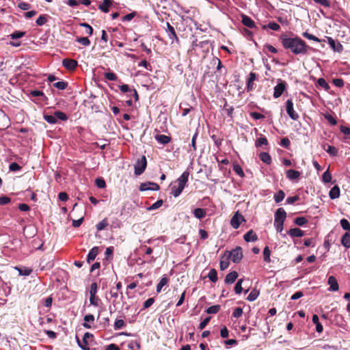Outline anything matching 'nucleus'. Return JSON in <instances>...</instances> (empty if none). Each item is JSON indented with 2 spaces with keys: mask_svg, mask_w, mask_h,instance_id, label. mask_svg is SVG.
<instances>
[{
  "mask_svg": "<svg viewBox=\"0 0 350 350\" xmlns=\"http://www.w3.org/2000/svg\"><path fill=\"white\" fill-rule=\"evenodd\" d=\"M282 46L285 49L290 50L295 55L306 54L310 47L308 46L304 40L298 36L288 37L282 34L280 37Z\"/></svg>",
  "mask_w": 350,
  "mask_h": 350,
  "instance_id": "f257e3e1",
  "label": "nucleus"
},
{
  "mask_svg": "<svg viewBox=\"0 0 350 350\" xmlns=\"http://www.w3.org/2000/svg\"><path fill=\"white\" fill-rule=\"evenodd\" d=\"M189 173L185 171L180 176L177 178L171 187L170 193L175 198L178 197L183 192L189 179Z\"/></svg>",
  "mask_w": 350,
  "mask_h": 350,
  "instance_id": "f03ea898",
  "label": "nucleus"
},
{
  "mask_svg": "<svg viewBox=\"0 0 350 350\" xmlns=\"http://www.w3.org/2000/svg\"><path fill=\"white\" fill-rule=\"evenodd\" d=\"M286 218V213L283 208L276 210L274 215V226L278 232L283 230L284 222Z\"/></svg>",
  "mask_w": 350,
  "mask_h": 350,
  "instance_id": "7ed1b4c3",
  "label": "nucleus"
},
{
  "mask_svg": "<svg viewBox=\"0 0 350 350\" xmlns=\"http://www.w3.org/2000/svg\"><path fill=\"white\" fill-rule=\"evenodd\" d=\"M227 255L229 258H231L233 262L239 263L243 258V250L239 246L232 250L230 252H228Z\"/></svg>",
  "mask_w": 350,
  "mask_h": 350,
  "instance_id": "20e7f679",
  "label": "nucleus"
},
{
  "mask_svg": "<svg viewBox=\"0 0 350 350\" xmlns=\"http://www.w3.org/2000/svg\"><path fill=\"white\" fill-rule=\"evenodd\" d=\"M147 166V160L145 156H142L138 159L135 165V174L141 175L146 170Z\"/></svg>",
  "mask_w": 350,
  "mask_h": 350,
  "instance_id": "39448f33",
  "label": "nucleus"
},
{
  "mask_svg": "<svg viewBox=\"0 0 350 350\" xmlns=\"http://www.w3.org/2000/svg\"><path fill=\"white\" fill-rule=\"evenodd\" d=\"M286 109L289 117L293 120H297L299 114L294 110L292 99H288L286 102Z\"/></svg>",
  "mask_w": 350,
  "mask_h": 350,
  "instance_id": "423d86ee",
  "label": "nucleus"
},
{
  "mask_svg": "<svg viewBox=\"0 0 350 350\" xmlns=\"http://www.w3.org/2000/svg\"><path fill=\"white\" fill-rule=\"evenodd\" d=\"M245 221L244 217L239 211H237L230 220V225L233 228L238 229L241 223Z\"/></svg>",
  "mask_w": 350,
  "mask_h": 350,
  "instance_id": "0eeeda50",
  "label": "nucleus"
},
{
  "mask_svg": "<svg viewBox=\"0 0 350 350\" xmlns=\"http://www.w3.org/2000/svg\"><path fill=\"white\" fill-rule=\"evenodd\" d=\"M160 189V187L157 183L153 182H146L141 183L139 185V190L141 191H145L148 190L158 191Z\"/></svg>",
  "mask_w": 350,
  "mask_h": 350,
  "instance_id": "6e6552de",
  "label": "nucleus"
},
{
  "mask_svg": "<svg viewBox=\"0 0 350 350\" xmlns=\"http://www.w3.org/2000/svg\"><path fill=\"white\" fill-rule=\"evenodd\" d=\"M62 65L66 69L73 71L78 66V62L73 59L65 58L62 60Z\"/></svg>",
  "mask_w": 350,
  "mask_h": 350,
  "instance_id": "1a4fd4ad",
  "label": "nucleus"
},
{
  "mask_svg": "<svg viewBox=\"0 0 350 350\" xmlns=\"http://www.w3.org/2000/svg\"><path fill=\"white\" fill-rule=\"evenodd\" d=\"M286 88V83L284 81H282L274 88L273 97L278 98L284 93Z\"/></svg>",
  "mask_w": 350,
  "mask_h": 350,
  "instance_id": "9d476101",
  "label": "nucleus"
},
{
  "mask_svg": "<svg viewBox=\"0 0 350 350\" xmlns=\"http://www.w3.org/2000/svg\"><path fill=\"white\" fill-rule=\"evenodd\" d=\"M328 44L330 47L333 49L334 51L341 53L343 51L342 45L339 42H336L331 37H325Z\"/></svg>",
  "mask_w": 350,
  "mask_h": 350,
  "instance_id": "9b49d317",
  "label": "nucleus"
},
{
  "mask_svg": "<svg viewBox=\"0 0 350 350\" xmlns=\"http://www.w3.org/2000/svg\"><path fill=\"white\" fill-rule=\"evenodd\" d=\"M94 336L91 333L86 332L83 335V340L81 342L78 338H77V342L79 346L83 349V350H90V348L88 347V339L90 338H93Z\"/></svg>",
  "mask_w": 350,
  "mask_h": 350,
  "instance_id": "f8f14e48",
  "label": "nucleus"
},
{
  "mask_svg": "<svg viewBox=\"0 0 350 350\" xmlns=\"http://www.w3.org/2000/svg\"><path fill=\"white\" fill-rule=\"evenodd\" d=\"M257 79V75L255 72H251L247 80V91L250 92L254 89V82Z\"/></svg>",
  "mask_w": 350,
  "mask_h": 350,
  "instance_id": "ddd939ff",
  "label": "nucleus"
},
{
  "mask_svg": "<svg viewBox=\"0 0 350 350\" xmlns=\"http://www.w3.org/2000/svg\"><path fill=\"white\" fill-rule=\"evenodd\" d=\"M166 32L170 38V39L174 40H175L176 42H178V38L176 35V31L172 25H171L168 22L166 23Z\"/></svg>",
  "mask_w": 350,
  "mask_h": 350,
  "instance_id": "4468645a",
  "label": "nucleus"
},
{
  "mask_svg": "<svg viewBox=\"0 0 350 350\" xmlns=\"http://www.w3.org/2000/svg\"><path fill=\"white\" fill-rule=\"evenodd\" d=\"M241 18V22L245 27L251 29L256 27L255 22L248 16L242 14Z\"/></svg>",
  "mask_w": 350,
  "mask_h": 350,
  "instance_id": "2eb2a0df",
  "label": "nucleus"
},
{
  "mask_svg": "<svg viewBox=\"0 0 350 350\" xmlns=\"http://www.w3.org/2000/svg\"><path fill=\"white\" fill-rule=\"evenodd\" d=\"M98 252L99 247L98 246L93 247L88 254L87 262L88 263L92 262L96 258V256L98 254Z\"/></svg>",
  "mask_w": 350,
  "mask_h": 350,
  "instance_id": "dca6fc26",
  "label": "nucleus"
},
{
  "mask_svg": "<svg viewBox=\"0 0 350 350\" xmlns=\"http://www.w3.org/2000/svg\"><path fill=\"white\" fill-rule=\"evenodd\" d=\"M9 126V118L7 115L0 110V129H4Z\"/></svg>",
  "mask_w": 350,
  "mask_h": 350,
  "instance_id": "f3484780",
  "label": "nucleus"
},
{
  "mask_svg": "<svg viewBox=\"0 0 350 350\" xmlns=\"http://www.w3.org/2000/svg\"><path fill=\"white\" fill-rule=\"evenodd\" d=\"M261 28L263 30H267L268 29H270L273 31L280 30V25L274 21H270L267 24H261Z\"/></svg>",
  "mask_w": 350,
  "mask_h": 350,
  "instance_id": "a211bd4d",
  "label": "nucleus"
},
{
  "mask_svg": "<svg viewBox=\"0 0 350 350\" xmlns=\"http://www.w3.org/2000/svg\"><path fill=\"white\" fill-rule=\"evenodd\" d=\"M327 283L329 285V291H337L338 290L339 286H338V281L334 276H333V275L329 276L328 278Z\"/></svg>",
  "mask_w": 350,
  "mask_h": 350,
  "instance_id": "6ab92c4d",
  "label": "nucleus"
},
{
  "mask_svg": "<svg viewBox=\"0 0 350 350\" xmlns=\"http://www.w3.org/2000/svg\"><path fill=\"white\" fill-rule=\"evenodd\" d=\"M239 274L237 271H233L228 273L225 278L224 282L226 284H232L237 279Z\"/></svg>",
  "mask_w": 350,
  "mask_h": 350,
  "instance_id": "aec40b11",
  "label": "nucleus"
},
{
  "mask_svg": "<svg viewBox=\"0 0 350 350\" xmlns=\"http://www.w3.org/2000/svg\"><path fill=\"white\" fill-rule=\"evenodd\" d=\"M228 251L225 252L224 255L221 258L220 262H219V267L221 270H225L229 267L230 262H229V258L227 255Z\"/></svg>",
  "mask_w": 350,
  "mask_h": 350,
  "instance_id": "412c9836",
  "label": "nucleus"
},
{
  "mask_svg": "<svg viewBox=\"0 0 350 350\" xmlns=\"http://www.w3.org/2000/svg\"><path fill=\"white\" fill-rule=\"evenodd\" d=\"M243 239L246 242L256 241L258 240V236L253 230H250L244 234Z\"/></svg>",
  "mask_w": 350,
  "mask_h": 350,
  "instance_id": "4be33fe9",
  "label": "nucleus"
},
{
  "mask_svg": "<svg viewBox=\"0 0 350 350\" xmlns=\"http://www.w3.org/2000/svg\"><path fill=\"white\" fill-rule=\"evenodd\" d=\"M29 95L32 97H38V100L42 102L47 100V97L42 91L40 90H31L29 92Z\"/></svg>",
  "mask_w": 350,
  "mask_h": 350,
  "instance_id": "5701e85b",
  "label": "nucleus"
},
{
  "mask_svg": "<svg viewBox=\"0 0 350 350\" xmlns=\"http://www.w3.org/2000/svg\"><path fill=\"white\" fill-rule=\"evenodd\" d=\"M154 137L161 144H167L171 142V137L165 135H156Z\"/></svg>",
  "mask_w": 350,
  "mask_h": 350,
  "instance_id": "b1692460",
  "label": "nucleus"
},
{
  "mask_svg": "<svg viewBox=\"0 0 350 350\" xmlns=\"http://www.w3.org/2000/svg\"><path fill=\"white\" fill-rule=\"evenodd\" d=\"M288 234L292 237H301L304 235V231L298 228L290 229Z\"/></svg>",
  "mask_w": 350,
  "mask_h": 350,
  "instance_id": "393cba45",
  "label": "nucleus"
},
{
  "mask_svg": "<svg viewBox=\"0 0 350 350\" xmlns=\"http://www.w3.org/2000/svg\"><path fill=\"white\" fill-rule=\"evenodd\" d=\"M301 173L295 170H288L286 171V177L290 180L298 179Z\"/></svg>",
  "mask_w": 350,
  "mask_h": 350,
  "instance_id": "a878e982",
  "label": "nucleus"
},
{
  "mask_svg": "<svg viewBox=\"0 0 350 350\" xmlns=\"http://www.w3.org/2000/svg\"><path fill=\"white\" fill-rule=\"evenodd\" d=\"M323 147L330 156L335 157L338 154V149L336 147L327 144L323 145Z\"/></svg>",
  "mask_w": 350,
  "mask_h": 350,
  "instance_id": "bb28decb",
  "label": "nucleus"
},
{
  "mask_svg": "<svg viewBox=\"0 0 350 350\" xmlns=\"http://www.w3.org/2000/svg\"><path fill=\"white\" fill-rule=\"evenodd\" d=\"M84 323H83V326L87 329H90L91 325L89 324V323H94V317L93 314H87L83 318Z\"/></svg>",
  "mask_w": 350,
  "mask_h": 350,
  "instance_id": "cd10ccee",
  "label": "nucleus"
},
{
  "mask_svg": "<svg viewBox=\"0 0 350 350\" xmlns=\"http://www.w3.org/2000/svg\"><path fill=\"white\" fill-rule=\"evenodd\" d=\"M312 322L316 325V331L319 333H321L323 330V325L319 322V319L317 314H313Z\"/></svg>",
  "mask_w": 350,
  "mask_h": 350,
  "instance_id": "c85d7f7f",
  "label": "nucleus"
},
{
  "mask_svg": "<svg viewBox=\"0 0 350 350\" xmlns=\"http://www.w3.org/2000/svg\"><path fill=\"white\" fill-rule=\"evenodd\" d=\"M193 215L197 219H201L206 216V210L202 208H197L193 210Z\"/></svg>",
  "mask_w": 350,
  "mask_h": 350,
  "instance_id": "c756f323",
  "label": "nucleus"
},
{
  "mask_svg": "<svg viewBox=\"0 0 350 350\" xmlns=\"http://www.w3.org/2000/svg\"><path fill=\"white\" fill-rule=\"evenodd\" d=\"M341 244L346 248L350 247V233L347 232L341 238Z\"/></svg>",
  "mask_w": 350,
  "mask_h": 350,
  "instance_id": "7c9ffc66",
  "label": "nucleus"
},
{
  "mask_svg": "<svg viewBox=\"0 0 350 350\" xmlns=\"http://www.w3.org/2000/svg\"><path fill=\"white\" fill-rule=\"evenodd\" d=\"M340 193V191L339 187L337 185H335L329 191V196L331 199H336L339 198Z\"/></svg>",
  "mask_w": 350,
  "mask_h": 350,
  "instance_id": "2f4dec72",
  "label": "nucleus"
},
{
  "mask_svg": "<svg viewBox=\"0 0 350 350\" xmlns=\"http://www.w3.org/2000/svg\"><path fill=\"white\" fill-rule=\"evenodd\" d=\"M50 18V16L47 14H42L37 18L36 23L38 26H42L45 25Z\"/></svg>",
  "mask_w": 350,
  "mask_h": 350,
  "instance_id": "473e14b6",
  "label": "nucleus"
},
{
  "mask_svg": "<svg viewBox=\"0 0 350 350\" xmlns=\"http://www.w3.org/2000/svg\"><path fill=\"white\" fill-rule=\"evenodd\" d=\"M259 157L263 163H265L267 165H269L271 163L272 159L269 153L265 152H261L259 154Z\"/></svg>",
  "mask_w": 350,
  "mask_h": 350,
  "instance_id": "72a5a7b5",
  "label": "nucleus"
},
{
  "mask_svg": "<svg viewBox=\"0 0 350 350\" xmlns=\"http://www.w3.org/2000/svg\"><path fill=\"white\" fill-rule=\"evenodd\" d=\"M113 1H103L98 5V8L104 12H108L111 7Z\"/></svg>",
  "mask_w": 350,
  "mask_h": 350,
  "instance_id": "f704fd0d",
  "label": "nucleus"
},
{
  "mask_svg": "<svg viewBox=\"0 0 350 350\" xmlns=\"http://www.w3.org/2000/svg\"><path fill=\"white\" fill-rule=\"evenodd\" d=\"M168 282H169V279L167 277H165V276L163 277L157 286V293L161 292L162 288L164 286H165L168 283Z\"/></svg>",
  "mask_w": 350,
  "mask_h": 350,
  "instance_id": "c9c22d12",
  "label": "nucleus"
},
{
  "mask_svg": "<svg viewBox=\"0 0 350 350\" xmlns=\"http://www.w3.org/2000/svg\"><path fill=\"white\" fill-rule=\"evenodd\" d=\"M16 269L18 271L19 275H21L27 276L32 272V269L27 267H16Z\"/></svg>",
  "mask_w": 350,
  "mask_h": 350,
  "instance_id": "e433bc0d",
  "label": "nucleus"
},
{
  "mask_svg": "<svg viewBox=\"0 0 350 350\" xmlns=\"http://www.w3.org/2000/svg\"><path fill=\"white\" fill-rule=\"evenodd\" d=\"M108 225L109 224L107 219L105 218L96 225V228L98 231H101L104 230Z\"/></svg>",
  "mask_w": 350,
  "mask_h": 350,
  "instance_id": "4c0bfd02",
  "label": "nucleus"
},
{
  "mask_svg": "<svg viewBox=\"0 0 350 350\" xmlns=\"http://www.w3.org/2000/svg\"><path fill=\"white\" fill-rule=\"evenodd\" d=\"M302 35L304 38H308V40H311L317 42H325V40L319 39L317 36H315L312 34H310L308 32H304V33H303Z\"/></svg>",
  "mask_w": 350,
  "mask_h": 350,
  "instance_id": "58836bf2",
  "label": "nucleus"
},
{
  "mask_svg": "<svg viewBox=\"0 0 350 350\" xmlns=\"http://www.w3.org/2000/svg\"><path fill=\"white\" fill-rule=\"evenodd\" d=\"M81 27H83L85 28V33L89 36H92L93 34L94 29L89 24L86 23H81L79 24Z\"/></svg>",
  "mask_w": 350,
  "mask_h": 350,
  "instance_id": "ea45409f",
  "label": "nucleus"
},
{
  "mask_svg": "<svg viewBox=\"0 0 350 350\" xmlns=\"http://www.w3.org/2000/svg\"><path fill=\"white\" fill-rule=\"evenodd\" d=\"M271 250L268 246H266L263 250V259L266 262H271Z\"/></svg>",
  "mask_w": 350,
  "mask_h": 350,
  "instance_id": "a19ab883",
  "label": "nucleus"
},
{
  "mask_svg": "<svg viewBox=\"0 0 350 350\" xmlns=\"http://www.w3.org/2000/svg\"><path fill=\"white\" fill-rule=\"evenodd\" d=\"M285 193L282 190H279L277 193L274 195V200L276 203H279L284 200Z\"/></svg>",
  "mask_w": 350,
  "mask_h": 350,
  "instance_id": "79ce46f5",
  "label": "nucleus"
},
{
  "mask_svg": "<svg viewBox=\"0 0 350 350\" xmlns=\"http://www.w3.org/2000/svg\"><path fill=\"white\" fill-rule=\"evenodd\" d=\"M221 309L220 305H214L206 310L207 314H217Z\"/></svg>",
  "mask_w": 350,
  "mask_h": 350,
  "instance_id": "37998d69",
  "label": "nucleus"
},
{
  "mask_svg": "<svg viewBox=\"0 0 350 350\" xmlns=\"http://www.w3.org/2000/svg\"><path fill=\"white\" fill-rule=\"evenodd\" d=\"M258 296H259V291H257L256 289H253L250 292L249 295L247 296V299L250 301H253L256 300Z\"/></svg>",
  "mask_w": 350,
  "mask_h": 350,
  "instance_id": "c03bdc74",
  "label": "nucleus"
},
{
  "mask_svg": "<svg viewBox=\"0 0 350 350\" xmlns=\"http://www.w3.org/2000/svg\"><path fill=\"white\" fill-rule=\"evenodd\" d=\"M208 278L212 282H216L217 281V273L215 269H211L208 274Z\"/></svg>",
  "mask_w": 350,
  "mask_h": 350,
  "instance_id": "a18cd8bd",
  "label": "nucleus"
},
{
  "mask_svg": "<svg viewBox=\"0 0 350 350\" xmlns=\"http://www.w3.org/2000/svg\"><path fill=\"white\" fill-rule=\"evenodd\" d=\"M76 41L84 46H88L90 44V40L88 37H77Z\"/></svg>",
  "mask_w": 350,
  "mask_h": 350,
  "instance_id": "49530a36",
  "label": "nucleus"
},
{
  "mask_svg": "<svg viewBox=\"0 0 350 350\" xmlns=\"http://www.w3.org/2000/svg\"><path fill=\"white\" fill-rule=\"evenodd\" d=\"M53 87L57 88L58 90H64L66 89L68 87V83L64 81H58L53 83Z\"/></svg>",
  "mask_w": 350,
  "mask_h": 350,
  "instance_id": "de8ad7c7",
  "label": "nucleus"
},
{
  "mask_svg": "<svg viewBox=\"0 0 350 350\" xmlns=\"http://www.w3.org/2000/svg\"><path fill=\"white\" fill-rule=\"evenodd\" d=\"M100 299L96 296V294L90 295V302L94 306H98Z\"/></svg>",
  "mask_w": 350,
  "mask_h": 350,
  "instance_id": "09e8293b",
  "label": "nucleus"
},
{
  "mask_svg": "<svg viewBox=\"0 0 350 350\" xmlns=\"http://www.w3.org/2000/svg\"><path fill=\"white\" fill-rule=\"evenodd\" d=\"M294 222L297 226H303L306 224H307L308 220L304 217H297V218L295 219Z\"/></svg>",
  "mask_w": 350,
  "mask_h": 350,
  "instance_id": "8fccbe9b",
  "label": "nucleus"
},
{
  "mask_svg": "<svg viewBox=\"0 0 350 350\" xmlns=\"http://www.w3.org/2000/svg\"><path fill=\"white\" fill-rule=\"evenodd\" d=\"M54 113H55V115L56 116V119L57 120L59 119V120H61L62 121H66L68 118L67 115L65 113H64V112H62L61 111H55Z\"/></svg>",
  "mask_w": 350,
  "mask_h": 350,
  "instance_id": "3c124183",
  "label": "nucleus"
},
{
  "mask_svg": "<svg viewBox=\"0 0 350 350\" xmlns=\"http://www.w3.org/2000/svg\"><path fill=\"white\" fill-rule=\"evenodd\" d=\"M44 119L48 123H50V124H55V123H57V119H56V116L55 115V113H53V115H44Z\"/></svg>",
  "mask_w": 350,
  "mask_h": 350,
  "instance_id": "603ef678",
  "label": "nucleus"
},
{
  "mask_svg": "<svg viewBox=\"0 0 350 350\" xmlns=\"http://www.w3.org/2000/svg\"><path fill=\"white\" fill-rule=\"evenodd\" d=\"M322 180L325 183H328L332 180V174L329 170H327L322 176Z\"/></svg>",
  "mask_w": 350,
  "mask_h": 350,
  "instance_id": "864d4df0",
  "label": "nucleus"
},
{
  "mask_svg": "<svg viewBox=\"0 0 350 350\" xmlns=\"http://www.w3.org/2000/svg\"><path fill=\"white\" fill-rule=\"evenodd\" d=\"M104 77L106 79L109 81H116L118 79L117 75L112 72H105L104 74Z\"/></svg>",
  "mask_w": 350,
  "mask_h": 350,
  "instance_id": "5fc2aeb1",
  "label": "nucleus"
},
{
  "mask_svg": "<svg viewBox=\"0 0 350 350\" xmlns=\"http://www.w3.org/2000/svg\"><path fill=\"white\" fill-rule=\"evenodd\" d=\"M267 144H268L267 139L265 136L259 137L256 141V147H260V146H261L262 145H267Z\"/></svg>",
  "mask_w": 350,
  "mask_h": 350,
  "instance_id": "6e6d98bb",
  "label": "nucleus"
},
{
  "mask_svg": "<svg viewBox=\"0 0 350 350\" xmlns=\"http://www.w3.org/2000/svg\"><path fill=\"white\" fill-rule=\"evenodd\" d=\"M126 326V324L122 319H116L114 323L115 329H120Z\"/></svg>",
  "mask_w": 350,
  "mask_h": 350,
  "instance_id": "4d7b16f0",
  "label": "nucleus"
},
{
  "mask_svg": "<svg viewBox=\"0 0 350 350\" xmlns=\"http://www.w3.org/2000/svg\"><path fill=\"white\" fill-rule=\"evenodd\" d=\"M243 281V279H239L235 284L234 291L237 294H240L243 291V288H242Z\"/></svg>",
  "mask_w": 350,
  "mask_h": 350,
  "instance_id": "13d9d810",
  "label": "nucleus"
},
{
  "mask_svg": "<svg viewBox=\"0 0 350 350\" xmlns=\"http://www.w3.org/2000/svg\"><path fill=\"white\" fill-rule=\"evenodd\" d=\"M324 118L332 124L336 125L337 124V121L336 118L331 114L327 113L324 114Z\"/></svg>",
  "mask_w": 350,
  "mask_h": 350,
  "instance_id": "bf43d9fd",
  "label": "nucleus"
},
{
  "mask_svg": "<svg viewBox=\"0 0 350 350\" xmlns=\"http://www.w3.org/2000/svg\"><path fill=\"white\" fill-rule=\"evenodd\" d=\"M318 84L324 88L325 90H329L330 87L329 84L326 82V81L323 78H319L317 81Z\"/></svg>",
  "mask_w": 350,
  "mask_h": 350,
  "instance_id": "052dcab7",
  "label": "nucleus"
},
{
  "mask_svg": "<svg viewBox=\"0 0 350 350\" xmlns=\"http://www.w3.org/2000/svg\"><path fill=\"white\" fill-rule=\"evenodd\" d=\"M224 110L226 112V113L228 116L232 117L233 111H234V108H233V107L230 106L227 103V102H226V103L224 104Z\"/></svg>",
  "mask_w": 350,
  "mask_h": 350,
  "instance_id": "680f3d73",
  "label": "nucleus"
},
{
  "mask_svg": "<svg viewBox=\"0 0 350 350\" xmlns=\"http://www.w3.org/2000/svg\"><path fill=\"white\" fill-rule=\"evenodd\" d=\"M136 15L137 12L135 11H133L122 17V21H131Z\"/></svg>",
  "mask_w": 350,
  "mask_h": 350,
  "instance_id": "e2e57ef3",
  "label": "nucleus"
},
{
  "mask_svg": "<svg viewBox=\"0 0 350 350\" xmlns=\"http://www.w3.org/2000/svg\"><path fill=\"white\" fill-rule=\"evenodd\" d=\"M233 170L241 177H243L245 174L239 164H234L233 165Z\"/></svg>",
  "mask_w": 350,
  "mask_h": 350,
  "instance_id": "0e129e2a",
  "label": "nucleus"
},
{
  "mask_svg": "<svg viewBox=\"0 0 350 350\" xmlns=\"http://www.w3.org/2000/svg\"><path fill=\"white\" fill-rule=\"evenodd\" d=\"M340 225L345 230L350 231V223L347 219H342L340 220Z\"/></svg>",
  "mask_w": 350,
  "mask_h": 350,
  "instance_id": "69168bd1",
  "label": "nucleus"
},
{
  "mask_svg": "<svg viewBox=\"0 0 350 350\" xmlns=\"http://www.w3.org/2000/svg\"><path fill=\"white\" fill-rule=\"evenodd\" d=\"M280 145L285 148H289L291 146V141L288 137H284L280 141Z\"/></svg>",
  "mask_w": 350,
  "mask_h": 350,
  "instance_id": "338daca9",
  "label": "nucleus"
},
{
  "mask_svg": "<svg viewBox=\"0 0 350 350\" xmlns=\"http://www.w3.org/2000/svg\"><path fill=\"white\" fill-rule=\"evenodd\" d=\"M96 185L98 188L103 189L106 187V183L105 180L102 178H98L96 179Z\"/></svg>",
  "mask_w": 350,
  "mask_h": 350,
  "instance_id": "774afa93",
  "label": "nucleus"
}]
</instances>
